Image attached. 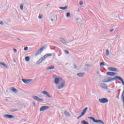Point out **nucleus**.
I'll use <instances>...</instances> for the list:
<instances>
[{"mask_svg": "<svg viewBox=\"0 0 124 124\" xmlns=\"http://www.w3.org/2000/svg\"><path fill=\"white\" fill-rule=\"evenodd\" d=\"M117 81V80H119V81H121L122 83V85L124 86V81L123 78L121 77H119V76H116L114 78H108L107 79L105 78L102 80L103 83H110V82H112V81Z\"/></svg>", "mask_w": 124, "mask_h": 124, "instance_id": "nucleus-1", "label": "nucleus"}, {"mask_svg": "<svg viewBox=\"0 0 124 124\" xmlns=\"http://www.w3.org/2000/svg\"><path fill=\"white\" fill-rule=\"evenodd\" d=\"M54 83L56 85H58V84H61L60 86H58L59 90L62 89L65 86V81L62 78H56L54 79Z\"/></svg>", "mask_w": 124, "mask_h": 124, "instance_id": "nucleus-2", "label": "nucleus"}, {"mask_svg": "<svg viewBox=\"0 0 124 124\" xmlns=\"http://www.w3.org/2000/svg\"><path fill=\"white\" fill-rule=\"evenodd\" d=\"M88 119H90V120H92V121L93 122V123H96V124H104V122H103V121H102L100 120H96L93 117H89Z\"/></svg>", "mask_w": 124, "mask_h": 124, "instance_id": "nucleus-3", "label": "nucleus"}, {"mask_svg": "<svg viewBox=\"0 0 124 124\" xmlns=\"http://www.w3.org/2000/svg\"><path fill=\"white\" fill-rule=\"evenodd\" d=\"M46 48H47V46H42L39 50H38L37 51L35 56H38V55H40V54H41L42 51L44 50H45V49H46Z\"/></svg>", "mask_w": 124, "mask_h": 124, "instance_id": "nucleus-4", "label": "nucleus"}, {"mask_svg": "<svg viewBox=\"0 0 124 124\" xmlns=\"http://www.w3.org/2000/svg\"><path fill=\"white\" fill-rule=\"evenodd\" d=\"M109 101V100L107 98H103L99 99V102L100 103H107Z\"/></svg>", "mask_w": 124, "mask_h": 124, "instance_id": "nucleus-5", "label": "nucleus"}, {"mask_svg": "<svg viewBox=\"0 0 124 124\" xmlns=\"http://www.w3.org/2000/svg\"><path fill=\"white\" fill-rule=\"evenodd\" d=\"M32 98H33V99H34V100H36V101L38 102L40 101V102H43V101H44V100H43V99H40L37 96L33 95L32 96Z\"/></svg>", "mask_w": 124, "mask_h": 124, "instance_id": "nucleus-6", "label": "nucleus"}, {"mask_svg": "<svg viewBox=\"0 0 124 124\" xmlns=\"http://www.w3.org/2000/svg\"><path fill=\"white\" fill-rule=\"evenodd\" d=\"M50 107L47 106H43L40 108V111L42 112V111H45V110H48Z\"/></svg>", "mask_w": 124, "mask_h": 124, "instance_id": "nucleus-7", "label": "nucleus"}, {"mask_svg": "<svg viewBox=\"0 0 124 124\" xmlns=\"http://www.w3.org/2000/svg\"><path fill=\"white\" fill-rule=\"evenodd\" d=\"M108 70H109V71H114L115 72H120V71H119V70H117V68L112 67H109L108 68Z\"/></svg>", "mask_w": 124, "mask_h": 124, "instance_id": "nucleus-8", "label": "nucleus"}, {"mask_svg": "<svg viewBox=\"0 0 124 124\" xmlns=\"http://www.w3.org/2000/svg\"><path fill=\"white\" fill-rule=\"evenodd\" d=\"M22 81L25 84H29V83H31V82L32 81V79H26L22 78Z\"/></svg>", "mask_w": 124, "mask_h": 124, "instance_id": "nucleus-9", "label": "nucleus"}, {"mask_svg": "<svg viewBox=\"0 0 124 124\" xmlns=\"http://www.w3.org/2000/svg\"><path fill=\"white\" fill-rule=\"evenodd\" d=\"M100 87L102 89H104V90H108V86H107V84L105 83H101Z\"/></svg>", "mask_w": 124, "mask_h": 124, "instance_id": "nucleus-10", "label": "nucleus"}, {"mask_svg": "<svg viewBox=\"0 0 124 124\" xmlns=\"http://www.w3.org/2000/svg\"><path fill=\"white\" fill-rule=\"evenodd\" d=\"M107 75H108V76H115V75H118V74L112 72H108L107 73Z\"/></svg>", "mask_w": 124, "mask_h": 124, "instance_id": "nucleus-11", "label": "nucleus"}, {"mask_svg": "<svg viewBox=\"0 0 124 124\" xmlns=\"http://www.w3.org/2000/svg\"><path fill=\"white\" fill-rule=\"evenodd\" d=\"M4 117L7 119H14V116L10 114H5Z\"/></svg>", "mask_w": 124, "mask_h": 124, "instance_id": "nucleus-12", "label": "nucleus"}, {"mask_svg": "<svg viewBox=\"0 0 124 124\" xmlns=\"http://www.w3.org/2000/svg\"><path fill=\"white\" fill-rule=\"evenodd\" d=\"M43 57H41L36 63V64H40L43 62Z\"/></svg>", "mask_w": 124, "mask_h": 124, "instance_id": "nucleus-13", "label": "nucleus"}, {"mask_svg": "<svg viewBox=\"0 0 124 124\" xmlns=\"http://www.w3.org/2000/svg\"><path fill=\"white\" fill-rule=\"evenodd\" d=\"M59 40L60 42H62V43H63V44H64V45H66V41H65L64 39L62 38H60Z\"/></svg>", "mask_w": 124, "mask_h": 124, "instance_id": "nucleus-14", "label": "nucleus"}, {"mask_svg": "<svg viewBox=\"0 0 124 124\" xmlns=\"http://www.w3.org/2000/svg\"><path fill=\"white\" fill-rule=\"evenodd\" d=\"M85 74H86L85 73H79L77 74V76L78 77H84V76H85Z\"/></svg>", "mask_w": 124, "mask_h": 124, "instance_id": "nucleus-15", "label": "nucleus"}, {"mask_svg": "<svg viewBox=\"0 0 124 124\" xmlns=\"http://www.w3.org/2000/svg\"><path fill=\"white\" fill-rule=\"evenodd\" d=\"M121 98H122L123 102L124 103V90L121 95Z\"/></svg>", "mask_w": 124, "mask_h": 124, "instance_id": "nucleus-16", "label": "nucleus"}, {"mask_svg": "<svg viewBox=\"0 0 124 124\" xmlns=\"http://www.w3.org/2000/svg\"><path fill=\"white\" fill-rule=\"evenodd\" d=\"M88 109V107H86L85 108L83 109V110L81 113H82L84 115H85L86 114Z\"/></svg>", "mask_w": 124, "mask_h": 124, "instance_id": "nucleus-17", "label": "nucleus"}, {"mask_svg": "<svg viewBox=\"0 0 124 124\" xmlns=\"http://www.w3.org/2000/svg\"><path fill=\"white\" fill-rule=\"evenodd\" d=\"M67 6H66L65 7H59L60 9H61V10H66V9H67Z\"/></svg>", "mask_w": 124, "mask_h": 124, "instance_id": "nucleus-18", "label": "nucleus"}, {"mask_svg": "<svg viewBox=\"0 0 124 124\" xmlns=\"http://www.w3.org/2000/svg\"><path fill=\"white\" fill-rule=\"evenodd\" d=\"M0 65H3V66L4 67H5V68H7V65H6V64L3 63V62H0Z\"/></svg>", "mask_w": 124, "mask_h": 124, "instance_id": "nucleus-19", "label": "nucleus"}, {"mask_svg": "<svg viewBox=\"0 0 124 124\" xmlns=\"http://www.w3.org/2000/svg\"><path fill=\"white\" fill-rule=\"evenodd\" d=\"M11 90L12 91V92H14V93H18V90H17V89H16L14 87H12L11 89Z\"/></svg>", "mask_w": 124, "mask_h": 124, "instance_id": "nucleus-20", "label": "nucleus"}, {"mask_svg": "<svg viewBox=\"0 0 124 124\" xmlns=\"http://www.w3.org/2000/svg\"><path fill=\"white\" fill-rule=\"evenodd\" d=\"M55 68V66L52 65L47 68V70H51V69H54Z\"/></svg>", "mask_w": 124, "mask_h": 124, "instance_id": "nucleus-21", "label": "nucleus"}, {"mask_svg": "<svg viewBox=\"0 0 124 124\" xmlns=\"http://www.w3.org/2000/svg\"><path fill=\"white\" fill-rule=\"evenodd\" d=\"M81 124H89V123H88V122L85 121V120H83L81 122Z\"/></svg>", "mask_w": 124, "mask_h": 124, "instance_id": "nucleus-22", "label": "nucleus"}, {"mask_svg": "<svg viewBox=\"0 0 124 124\" xmlns=\"http://www.w3.org/2000/svg\"><path fill=\"white\" fill-rule=\"evenodd\" d=\"M25 61L26 62H30V57L27 56L25 57Z\"/></svg>", "mask_w": 124, "mask_h": 124, "instance_id": "nucleus-23", "label": "nucleus"}, {"mask_svg": "<svg viewBox=\"0 0 124 124\" xmlns=\"http://www.w3.org/2000/svg\"><path fill=\"white\" fill-rule=\"evenodd\" d=\"M64 114L65 115V116H70V114H69V112H67L66 111H64Z\"/></svg>", "mask_w": 124, "mask_h": 124, "instance_id": "nucleus-24", "label": "nucleus"}, {"mask_svg": "<svg viewBox=\"0 0 124 124\" xmlns=\"http://www.w3.org/2000/svg\"><path fill=\"white\" fill-rule=\"evenodd\" d=\"M42 93H43V94H45V95H47L48 92H47V91H43Z\"/></svg>", "mask_w": 124, "mask_h": 124, "instance_id": "nucleus-25", "label": "nucleus"}, {"mask_svg": "<svg viewBox=\"0 0 124 124\" xmlns=\"http://www.w3.org/2000/svg\"><path fill=\"white\" fill-rule=\"evenodd\" d=\"M66 17H67V18L70 17V13H67V14H66Z\"/></svg>", "mask_w": 124, "mask_h": 124, "instance_id": "nucleus-26", "label": "nucleus"}, {"mask_svg": "<svg viewBox=\"0 0 124 124\" xmlns=\"http://www.w3.org/2000/svg\"><path fill=\"white\" fill-rule=\"evenodd\" d=\"M55 16H52L51 19V22H54V21L55 20Z\"/></svg>", "mask_w": 124, "mask_h": 124, "instance_id": "nucleus-27", "label": "nucleus"}, {"mask_svg": "<svg viewBox=\"0 0 124 124\" xmlns=\"http://www.w3.org/2000/svg\"><path fill=\"white\" fill-rule=\"evenodd\" d=\"M100 66H103L104 65H105V63H104V62H101L100 63Z\"/></svg>", "mask_w": 124, "mask_h": 124, "instance_id": "nucleus-28", "label": "nucleus"}, {"mask_svg": "<svg viewBox=\"0 0 124 124\" xmlns=\"http://www.w3.org/2000/svg\"><path fill=\"white\" fill-rule=\"evenodd\" d=\"M43 61H45V60H46V59H47V55L46 54L44 56V57H43Z\"/></svg>", "mask_w": 124, "mask_h": 124, "instance_id": "nucleus-29", "label": "nucleus"}, {"mask_svg": "<svg viewBox=\"0 0 124 124\" xmlns=\"http://www.w3.org/2000/svg\"><path fill=\"white\" fill-rule=\"evenodd\" d=\"M19 109H11V112H17V111H18Z\"/></svg>", "mask_w": 124, "mask_h": 124, "instance_id": "nucleus-30", "label": "nucleus"}, {"mask_svg": "<svg viewBox=\"0 0 124 124\" xmlns=\"http://www.w3.org/2000/svg\"><path fill=\"white\" fill-rule=\"evenodd\" d=\"M64 53L66 55H67L68 54H69V51H68V50H64Z\"/></svg>", "mask_w": 124, "mask_h": 124, "instance_id": "nucleus-31", "label": "nucleus"}, {"mask_svg": "<svg viewBox=\"0 0 124 124\" xmlns=\"http://www.w3.org/2000/svg\"><path fill=\"white\" fill-rule=\"evenodd\" d=\"M106 53L107 56H109V50L107 49Z\"/></svg>", "mask_w": 124, "mask_h": 124, "instance_id": "nucleus-32", "label": "nucleus"}, {"mask_svg": "<svg viewBox=\"0 0 124 124\" xmlns=\"http://www.w3.org/2000/svg\"><path fill=\"white\" fill-rule=\"evenodd\" d=\"M46 55L47 58H48V57H51V56H52V54H50V53H47Z\"/></svg>", "mask_w": 124, "mask_h": 124, "instance_id": "nucleus-33", "label": "nucleus"}, {"mask_svg": "<svg viewBox=\"0 0 124 124\" xmlns=\"http://www.w3.org/2000/svg\"><path fill=\"white\" fill-rule=\"evenodd\" d=\"M28 49H29V47L28 46H26L24 47V51H28Z\"/></svg>", "mask_w": 124, "mask_h": 124, "instance_id": "nucleus-34", "label": "nucleus"}, {"mask_svg": "<svg viewBox=\"0 0 124 124\" xmlns=\"http://www.w3.org/2000/svg\"><path fill=\"white\" fill-rule=\"evenodd\" d=\"M46 96H47V97L51 98V97H52V95H50L49 93H48L46 95Z\"/></svg>", "mask_w": 124, "mask_h": 124, "instance_id": "nucleus-35", "label": "nucleus"}, {"mask_svg": "<svg viewBox=\"0 0 124 124\" xmlns=\"http://www.w3.org/2000/svg\"><path fill=\"white\" fill-rule=\"evenodd\" d=\"M23 8H24V6H23V5H20V9L21 10H23Z\"/></svg>", "mask_w": 124, "mask_h": 124, "instance_id": "nucleus-36", "label": "nucleus"}, {"mask_svg": "<svg viewBox=\"0 0 124 124\" xmlns=\"http://www.w3.org/2000/svg\"><path fill=\"white\" fill-rule=\"evenodd\" d=\"M85 114H84V113H82L81 112V114L80 115H79V116L80 117V118H82V117H83V116H84Z\"/></svg>", "mask_w": 124, "mask_h": 124, "instance_id": "nucleus-37", "label": "nucleus"}, {"mask_svg": "<svg viewBox=\"0 0 124 124\" xmlns=\"http://www.w3.org/2000/svg\"><path fill=\"white\" fill-rule=\"evenodd\" d=\"M83 1H79V5H83Z\"/></svg>", "mask_w": 124, "mask_h": 124, "instance_id": "nucleus-38", "label": "nucleus"}, {"mask_svg": "<svg viewBox=\"0 0 124 124\" xmlns=\"http://www.w3.org/2000/svg\"><path fill=\"white\" fill-rule=\"evenodd\" d=\"M39 19H42V16L39 15L38 16Z\"/></svg>", "mask_w": 124, "mask_h": 124, "instance_id": "nucleus-39", "label": "nucleus"}, {"mask_svg": "<svg viewBox=\"0 0 124 124\" xmlns=\"http://www.w3.org/2000/svg\"><path fill=\"white\" fill-rule=\"evenodd\" d=\"M13 50L15 53L17 52V49H16V48H13Z\"/></svg>", "mask_w": 124, "mask_h": 124, "instance_id": "nucleus-40", "label": "nucleus"}, {"mask_svg": "<svg viewBox=\"0 0 124 124\" xmlns=\"http://www.w3.org/2000/svg\"><path fill=\"white\" fill-rule=\"evenodd\" d=\"M74 68H75V69H76V68H77V65H76L75 64H74Z\"/></svg>", "mask_w": 124, "mask_h": 124, "instance_id": "nucleus-41", "label": "nucleus"}, {"mask_svg": "<svg viewBox=\"0 0 124 124\" xmlns=\"http://www.w3.org/2000/svg\"><path fill=\"white\" fill-rule=\"evenodd\" d=\"M85 66H87L88 67L91 66V65L89 64H85Z\"/></svg>", "mask_w": 124, "mask_h": 124, "instance_id": "nucleus-42", "label": "nucleus"}, {"mask_svg": "<svg viewBox=\"0 0 124 124\" xmlns=\"http://www.w3.org/2000/svg\"><path fill=\"white\" fill-rule=\"evenodd\" d=\"M0 25H3V22L2 21H0Z\"/></svg>", "mask_w": 124, "mask_h": 124, "instance_id": "nucleus-43", "label": "nucleus"}, {"mask_svg": "<svg viewBox=\"0 0 124 124\" xmlns=\"http://www.w3.org/2000/svg\"><path fill=\"white\" fill-rule=\"evenodd\" d=\"M113 31H114V29H111V30H110L109 32H113Z\"/></svg>", "mask_w": 124, "mask_h": 124, "instance_id": "nucleus-44", "label": "nucleus"}, {"mask_svg": "<svg viewBox=\"0 0 124 124\" xmlns=\"http://www.w3.org/2000/svg\"><path fill=\"white\" fill-rule=\"evenodd\" d=\"M32 104H33V106H35V102H33Z\"/></svg>", "mask_w": 124, "mask_h": 124, "instance_id": "nucleus-45", "label": "nucleus"}, {"mask_svg": "<svg viewBox=\"0 0 124 124\" xmlns=\"http://www.w3.org/2000/svg\"><path fill=\"white\" fill-rule=\"evenodd\" d=\"M80 118H81V117H80L79 116H78V117H77V120H79V119H80Z\"/></svg>", "mask_w": 124, "mask_h": 124, "instance_id": "nucleus-46", "label": "nucleus"}, {"mask_svg": "<svg viewBox=\"0 0 124 124\" xmlns=\"http://www.w3.org/2000/svg\"><path fill=\"white\" fill-rule=\"evenodd\" d=\"M78 20H79V18H77L76 21H78Z\"/></svg>", "mask_w": 124, "mask_h": 124, "instance_id": "nucleus-47", "label": "nucleus"}, {"mask_svg": "<svg viewBox=\"0 0 124 124\" xmlns=\"http://www.w3.org/2000/svg\"><path fill=\"white\" fill-rule=\"evenodd\" d=\"M108 93H111V92H110V91H108Z\"/></svg>", "mask_w": 124, "mask_h": 124, "instance_id": "nucleus-48", "label": "nucleus"}, {"mask_svg": "<svg viewBox=\"0 0 124 124\" xmlns=\"http://www.w3.org/2000/svg\"><path fill=\"white\" fill-rule=\"evenodd\" d=\"M49 5H50V4H48L47 5V6H49Z\"/></svg>", "mask_w": 124, "mask_h": 124, "instance_id": "nucleus-49", "label": "nucleus"}, {"mask_svg": "<svg viewBox=\"0 0 124 124\" xmlns=\"http://www.w3.org/2000/svg\"><path fill=\"white\" fill-rule=\"evenodd\" d=\"M14 62H16V61H15V60L14 61Z\"/></svg>", "mask_w": 124, "mask_h": 124, "instance_id": "nucleus-50", "label": "nucleus"}, {"mask_svg": "<svg viewBox=\"0 0 124 124\" xmlns=\"http://www.w3.org/2000/svg\"><path fill=\"white\" fill-rule=\"evenodd\" d=\"M17 39H18V40H20V39H19V38H17Z\"/></svg>", "mask_w": 124, "mask_h": 124, "instance_id": "nucleus-51", "label": "nucleus"}, {"mask_svg": "<svg viewBox=\"0 0 124 124\" xmlns=\"http://www.w3.org/2000/svg\"><path fill=\"white\" fill-rule=\"evenodd\" d=\"M54 76H57V75H54Z\"/></svg>", "mask_w": 124, "mask_h": 124, "instance_id": "nucleus-52", "label": "nucleus"}, {"mask_svg": "<svg viewBox=\"0 0 124 124\" xmlns=\"http://www.w3.org/2000/svg\"><path fill=\"white\" fill-rule=\"evenodd\" d=\"M119 94H120V92L119 93Z\"/></svg>", "mask_w": 124, "mask_h": 124, "instance_id": "nucleus-53", "label": "nucleus"}, {"mask_svg": "<svg viewBox=\"0 0 124 124\" xmlns=\"http://www.w3.org/2000/svg\"><path fill=\"white\" fill-rule=\"evenodd\" d=\"M56 20H57V17H56Z\"/></svg>", "mask_w": 124, "mask_h": 124, "instance_id": "nucleus-54", "label": "nucleus"}]
</instances>
